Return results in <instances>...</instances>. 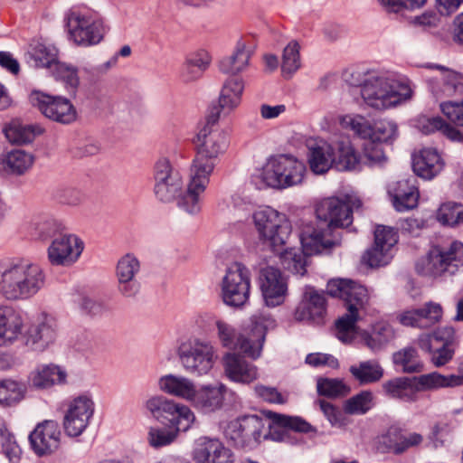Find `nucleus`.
Instances as JSON below:
<instances>
[{
	"label": "nucleus",
	"instance_id": "nucleus-1",
	"mask_svg": "<svg viewBox=\"0 0 463 463\" xmlns=\"http://www.w3.org/2000/svg\"><path fill=\"white\" fill-rule=\"evenodd\" d=\"M197 156L189 168L184 190L181 174L167 157H160L154 165V194L162 203L175 202L179 210L194 216L203 209V157L200 134L194 137Z\"/></svg>",
	"mask_w": 463,
	"mask_h": 463
},
{
	"label": "nucleus",
	"instance_id": "nucleus-2",
	"mask_svg": "<svg viewBox=\"0 0 463 463\" xmlns=\"http://www.w3.org/2000/svg\"><path fill=\"white\" fill-rule=\"evenodd\" d=\"M44 284L45 274L38 263L24 258L0 260V294L6 300L29 299Z\"/></svg>",
	"mask_w": 463,
	"mask_h": 463
},
{
	"label": "nucleus",
	"instance_id": "nucleus-3",
	"mask_svg": "<svg viewBox=\"0 0 463 463\" xmlns=\"http://www.w3.org/2000/svg\"><path fill=\"white\" fill-rule=\"evenodd\" d=\"M327 291L331 296L338 297L345 302L348 313L336 320V336L343 343H351L356 334L358 312L364 309L369 301L368 291L363 285L347 279L330 281Z\"/></svg>",
	"mask_w": 463,
	"mask_h": 463
},
{
	"label": "nucleus",
	"instance_id": "nucleus-4",
	"mask_svg": "<svg viewBox=\"0 0 463 463\" xmlns=\"http://www.w3.org/2000/svg\"><path fill=\"white\" fill-rule=\"evenodd\" d=\"M302 250L288 249L279 255L281 266L294 273L303 276L306 273V256L328 253L339 246V239H326L323 232H317L312 224H305L299 234Z\"/></svg>",
	"mask_w": 463,
	"mask_h": 463
},
{
	"label": "nucleus",
	"instance_id": "nucleus-5",
	"mask_svg": "<svg viewBox=\"0 0 463 463\" xmlns=\"http://www.w3.org/2000/svg\"><path fill=\"white\" fill-rule=\"evenodd\" d=\"M360 92L368 106L380 110L397 106L412 96L408 82L384 76L369 77L361 86Z\"/></svg>",
	"mask_w": 463,
	"mask_h": 463
},
{
	"label": "nucleus",
	"instance_id": "nucleus-6",
	"mask_svg": "<svg viewBox=\"0 0 463 463\" xmlns=\"http://www.w3.org/2000/svg\"><path fill=\"white\" fill-rule=\"evenodd\" d=\"M66 26L71 42L80 47L100 43L108 27L104 19L92 10H73L67 14Z\"/></svg>",
	"mask_w": 463,
	"mask_h": 463
},
{
	"label": "nucleus",
	"instance_id": "nucleus-7",
	"mask_svg": "<svg viewBox=\"0 0 463 463\" xmlns=\"http://www.w3.org/2000/svg\"><path fill=\"white\" fill-rule=\"evenodd\" d=\"M307 174L306 165L288 155L270 157L262 168L263 182L272 188L286 189L301 184Z\"/></svg>",
	"mask_w": 463,
	"mask_h": 463
},
{
	"label": "nucleus",
	"instance_id": "nucleus-8",
	"mask_svg": "<svg viewBox=\"0 0 463 463\" xmlns=\"http://www.w3.org/2000/svg\"><path fill=\"white\" fill-rule=\"evenodd\" d=\"M361 201L359 199H352L347 197L341 199L338 197H328L320 201L316 207V214L318 220L324 222L326 225V229L315 228L317 232H323L326 239L334 237L339 239V233H335L336 228L348 227L353 222V208H359Z\"/></svg>",
	"mask_w": 463,
	"mask_h": 463
},
{
	"label": "nucleus",
	"instance_id": "nucleus-9",
	"mask_svg": "<svg viewBox=\"0 0 463 463\" xmlns=\"http://www.w3.org/2000/svg\"><path fill=\"white\" fill-rule=\"evenodd\" d=\"M460 267H463V243L454 241L448 245L433 246L422 263L417 264V270L428 276L453 275Z\"/></svg>",
	"mask_w": 463,
	"mask_h": 463
},
{
	"label": "nucleus",
	"instance_id": "nucleus-10",
	"mask_svg": "<svg viewBox=\"0 0 463 463\" xmlns=\"http://www.w3.org/2000/svg\"><path fill=\"white\" fill-rule=\"evenodd\" d=\"M253 220L260 237L274 251H279L287 244L291 233V224L285 214L271 207H265L254 213Z\"/></svg>",
	"mask_w": 463,
	"mask_h": 463
},
{
	"label": "nucleus",
	"instance_id": "nucleus-11",
	"mask_svg": "<svg viewBox=\"0 0 463 463\" xmlns=\"http://www.w3.org/2000/svg\"><path fill=\"white\" fill-rule=\"evenodd\" d=\"M33 107L51 121L70 125L78 118V112L72 101L61 95H50L41 90H32L28 96Z\"/></svg>",
	"mask_w": 463,
	"mask_h": 463
},
{
	"label": "nucleus",
	"instance_id": "nucleus-12",
	"mask_svg": "<svg viewBox=\"0 0 463 463\" xmlns=\"http://www.w3.org/2000/svg\"><path fill=\"white\" fill-rule=\"evenodd\" d=\"M250 272L241 262L232 263L222 281V298L227 306L242 307L249 300Z\"/></svg>",
	"mask_w": 463,
	"mask_h": 463
},
{
	"label": "nucleus",
	"instance_id": "nucleus-13",
	"mask_svg": "<svg viewBox=\"0 0 463 463\" xmlns=\"http://www.w3.org/2000/svg\"><path fill=\"white\" fill-rule=\"evenodd\" d=\"M95 412L93 397L81 393L71 398L66 404L62 425L69 437L80 436L90 426Z\"/></svg>",
	"mask_w": 463,
	"mask_h": 463
},
{
	"label": "nucleus",
	"instance_id": "nucleus-14",
	"mask_svg": "<svg viewBox=\"0 0 463 463\" xmlns=\"http://www.w3.org/2000/svg\"><path fill=\"white\" fill-rule=\"evenodd\" d=\"M266 420L258 415H244L230 421L225 434L239 448H254L266 439Z\"/></svg>",
	"mask_w": 463,
	"mask_h": 463
},
{
	"label": "nucleus",
	"instance_id": "nucleus-15",
	"mask_svg": "<svg viewBox=\"0 0 463 463\" xmlns=\"http://www.w3.org/2000/svg\"><path fill=\"white\" fill-rule=\"evenodd\" d=\"M85 243L75 233H63L52 239L47 248V259L52 266L69 268L80 260Z\"/></svg>",
	"mask_w": 463,
	"mask_h": 463
},
{
	"label": "nucleus",
	"instance_id": "nucleus-16",
	"mask_svg": "<svg viewBox=\"0 0 463 463\" xmlns=\"http://www.w3.org/2000/svg\"><path fill=\"white\" fill-rule=\"evenodd\" d=\"M58 338V320L52 315L42 313L27 330L24 344L33 352L43 353L53 347Z\"/></svg>",
	"mask_w": 463,
	"mask_h": 463
},
{
	"label": "nucleus",
	"instance_id": "nucleus-17",
	"mask_svg": "<svg viewBox=\"0 0 463 463\" xmlns=\"http://www.w3.org/2000/svg\"><path fill=\"white\" fill-rule=\"evenodd\" d=\"M244 87V80L239 77H230L223 82L217 102L209 106L206 117L208 126L217 124L222 113L229 115L240 106Z\"/></svg>",
	"mask_w": 463,
	"mask_h": 463
},
{
	"label": "nucleus",
	"instance_id": "nucleus-18",
	"mask_svg": "<svg viewBox=\"0 0 463 463\" xmlns=\"http://www.w3.org/2000/svg\"><path fill=\"white\" fill-rule=\"evenodd\" d=\"M28 439L34 454L39 457L48 456L59 449L61 430L56 420H44L35 426Z\"/></svg>",
	"mask_w": 463,
	"mask_h": 463
},
{
	"label": "nucleus",
	"instance_id": "nucleus-19",
	"mask_svg": "<svg viewBox=\"0 0 463 463\" xmlns=\"http://www.w3.org/2000/svg\"><path fill=\"white\" fill-rule=\"evenodd\" d=\"M176 354L184 372L201 375L203 368V334L200 330L185 335L179 343Z\"/></svg>",
	"mask_w": 463,
	"mask_h": 463
},
{
	"label": "nucleus",
	"instance_id": "nucleus-20",
	"mask_svg": "<svg viewBox=\"0 0 463 463\" xmlns=\"http://www.w3.org/2000/svg\"><path fill=\"white\" fill-rule=\"evenodd\" d=\"M260 288L268 307L281 305L288 292V283L281 271L272 266L260 269Z\"/></svg>",
	"mask_w": 463,
	"mask_h": 463
},
{
	"label": "nucleus",
	"instance_id": "nucleus-21",
	"mask_svg": "<svg viewBox=\"0 0 463 463\" xmlns=\"http://www.w3.org/2000/svg\"><path fill=\"white\" fill-rule=\"evenodd\" d=\"M140 269V261L132 253H127L118 260L116 267V277L118 290L122 296L134 298L139 293L140 284L136 277Z\"/></svg>",
	"mask_w": 463,
	"mask_h": 463
},
{
	"label": "nucleus",
	"instance_id": "nucleus-22",
	"mask_svg": "<svg viewBox=\"0 0 463 463\" xmlns=\"http://www.w3.org/2000/svg\"><path fill=\"white\" fill-rule=\"evenodd\" d=\"M68 372L61 364L49 363L36 365L28 374V384L39 391H45L54 386L68 384Z\"/></svg>",
	"mask_w": 463,
	"mask_h": 463
},
{
	"label": "nucleus",
	"instance_id": "nucleus-23",
	"mask_svg": "<svg viewBox=\"0 0 463 463\" xmlns=\"http://www.w3.org/2000/svg\"><path fill=\"white\" fill-rule=\"evenodd\" d=\"M23 315L9 305H0V348L13 346L24 330Z\"/></svg>",
	"mask_w": 463,
	"mask_h": 463
},
{
	"label": "nucleus",
	"instance_id": "nucleus-24",
	"mask_svg": "<svg viewBox=\"0 0 463 463\" xmlns=\"http://www.w3.org/2000/svg\"><path fill=\"white\" fill-rule=\"evenodd\" d=\"M159 391L172 397L193 402L199 397V390L193 380L181 374L166 373L158 378Z\"/></svg>",
	"mask_w": 463,
	"mask_h": 463
},
{
	"label": "nucleus",
	"instance_id": "nucleus-25",
	"mask_svg": "<svg viewBox=\"0 0 463 463\" xmlns=\"http://www.w3.org/2000/svg\"><path fill=\"white\" fill-rule=\"evenodd\" d=\"M326 298L314 288H306L303 298L294 312L297 321H311L316 324L323 322L326 314Z\"/></svg>",
	"mask_w": 463,
	"mask_h": 463
},
{
	"label": "nucleus",
	"instance_id": "nucleus-26",
	"mask_svg": "<svg viewBox=\"0 0 463 463\" xmlns=\"http://www.w3.org/2000/svg\"><path fill=\"white\" fill-rule=\"evenodd\" d=\"M428 67L439 71V74L429 81L431 92L437 98L453 97L463 93V74L442 66L428 65Z\"/></svg>",
	"mask_w": 463,
	"mask_h": 463
},
{
	"label": "nucleus",
	"instance_id": "nucleus-27",
	"mask_svg": "<svg viewBox=\"0 0 463 463\" xmlns=\"http://www.w3.org/2000/svg\"><path fill=\"white\" fill-rule=\"evenodd\" d=\"M441 317V306L438 303L429 302L420 308L402 312L399 316V321L406 326L427 328L439 322Z\"/></svg>",
	"mask_w": 463,
	"mask_h": 463
},
{
	"label": "nucleus",
	"instance_id": "nucleus-28",
	"mask_svg": "<svg viewBox=\"0 0 463 463\" xmlns=\"http://www.w3.org/2000/svg\"><path fill=\"white\" fill-rule=\"evenodd\" d=\"M185 404L161 394L148 397L144 402L146 412L157 421L168 424Z\"/></svg>",
	"mask_w": 463,
	"mask_h": 463
},
{
	"label": "nucleus",
	"instance_id": "nucleus-29",
	"mask_svg": "<svg viewBox=\"0 0 463 463\" xmlns=\"http://www.w3.org/2000/svg\"><path fill=\"white\" fill-rule=\"evenodd\" d=\"M225 374L233 382L250 383L258 378V368L237 354H226L223 357Z\"/></svg>",
	"mask_w": 463,
	"mask_h": 463
},
{
	"label": "nucleus",
	"instance_id": "nucleus-30",
	"mask_svg": "<svg viewBox=\"0 0 463 463\" xmlns=\"http://www.w3.org/2000/svg\"><path fill=\"white\" fill-rule=\"evenodd\" d=\"M445 163L435 148H423L413 156L412 168L414 173L426 180L438 175L444 168Z\"/></svg>",
	"mask_w": 463,
	"mask_h": 463
},
{
	"label": "nucleus",
	"instance_id": "nucleus-31",
	"mask_svg": "<svg viewBox=\"0 0 463 463\" xmlns=\"http://www.w3.org/2000/svg\"><path fill=\"white\" fill-rule=\"evenodd\" d=\"M388 193L392 198L394 208L399 211H407L418 205L419 192L411 179H400L389 185Z\"/></svg>",
	"mask_w": 463,
	"mask_h": 463
},
{
	"label": "nucleus",
	"instance_id": "nucleus-32",
	"mask_svg": "<svg viewBox=\"0 0 463 463\" xmlns=\"http://www.w3.org/2000/svg\"><path fill=\"white\" fill-rule=\"evenodd\" d=\"M251 54L250 43L240 39L232 53L220 61L219 69L223 73L237 75L248 68Z\"/></svg>",
	"mask_w": 463,
	"mask_h": 463
},
{
	"label": "nucleus",
	"instance_id": "nucleus-33",
	"mask_svg": "<svg viewBox=\"0 0 463 463\" xmlns=\"http://www.w3.org/2000/svg\"><path fill=\"white\" fill-rule=\"evenodd\" d=\"M308 150V164L313 173L325 174L335 165V149L327 142L323 140L315 142L309 146Z\"/></svg>",
	"mask_w": 463,
	"mask_h": 463
},
{
	"label": "nucleus",
	"instance_id": "nucleus-34",
	"mask_svg": "<svg viewBox=\"0 0 463 463\" xmlns=\"http://www.w3.org/2000/svg\"><path fill=\"white\" fill-rule=\"evenodd\" d=\"M27 384L12 377L0 379V406L11 408L22 402L27 395Z\"/></svg>",
	"mask_w": 463,
	"mask_h": 463
},
{
	"label": "nucleus",
	"instance_id": "nucleus-35",
	"mask_svg": "<svg viewBox=\"0 0 463 463\" xmlns=\"http://www.w3.org/2000/svg\"><path fill=\"white\" fill-rule=\"evenodd\" d=\"M43 128L39 125H25L19 120H12L4 128L7 140L12 144H26L41 135Z\"/></svg>",
	"mask_w": 463,
	"mask_h": 463
},
{
	"label": "nucleus",
	"instance_id": "nucleus-36",
	"mask_svg": "<svg viewBox=\"0 0 463 463\" xmlns=\"http://www.w3.org/2000/svg\"><path fill=\"white\" fill-rule=\"evenodd\" d=\"M33 156L22 149L8 152L1 160L4 171L8 174L21 175L27 172L33 165Z\"/></svg>",
	"mask_w": 463,
	"mask_h": 463
},
{
	"label": "nucleus",
	"instance_id": "nucleus-37",
	"mask_svg": "<svg viewBox=\"0 0 463 463\" xmlns=\"http://www.w3.org/2000/svg\"><path fill=\"white\" fill-rule=\"evenodd\" d=\"M265 340V329L256 325L250 332L241 334L237 337L235 346L250 357L260 356Z\"/></svg>",
	"mask_w": 463,
	"mask_h": 463
},
{
	"label": "nucleus",
	"instance_id": "nucleus-38",
	"mask_svg": "<svg viewBox=\"0 0 463 463\" xmlns=\"http://www.w3.org/2000/svg\"><path fill=\"white\" fill-rule=\"evenodd\" d=\"M382 388L383 393L389 398L407 402L417 400L416 391L412 386L411 380L408 377H397L386 381L383 383Z\"/></svg>",
	"mask_w": 463,
	"mask_h": 463
},
{
	"label": "nucleus",
	"instance_id": "nucleus-39",
	"mask_svg": "<svg viewBox=\"0 0 463 463\" xmlns=\"http://www.w3.org/2000/svg\"><path fill=\"white\" fill-rule=\"evenodd\" d=\"M28 63L34 68H52L58 63V50L50 43H37L28 52Z\"/></svg>",
	"mask_w": 463,
	"mask_h": 463
},
{
	"label": "nucleus",
	"instance_id": "nucleus-40",
	"mask_svg": "<svg viewBox=\"0 0 463 463\" xmlns=\"http://www.w3.org/2000/svg\"><path fill=\"white\" fill-rule=\"evenodd\" d=\"M179 436L166 425H151L147 428L146 440L153 449H161L172 446Z\"/></svg>",
	"mask_w": 463,
	"mask_h": 463
},
{
	"label": "nucleus",
	"instance_id": "nucleus-41",
	"mask_svg": "<svg viewBox=\"0 0 463 463\" xmlns=\"http://www.w3.org/2000/svg\"><path fill=\"white\" fill-rule=\"evenodd\" d=\"M349 370L362 384L378 382L383 376V369L376 360L361 362L358 365H352Z\"/></svg>",
	"mask_w": 463,
	"mask_h": 463
},
{
	"label": "nucleus",
	"instance_id": "nucleus-42",
	"mask_svg": "<svg viewBox=\"0 0 463 463\" xmlns=\"http://www.w3.org/2000/svg\"><path fill=\"white\" fill-rule=\"evenodd\" d=\"M419 391L458 387L456 374L443 375L433 372L414 377Z\"/></svg>",
	"mask_w": 463,
	"mask_h": 463
},
{
	"label": "nucleus",
	"instance_id": "nucleus-43",
	"mask_svg": "<svg viewBox=\"0 0 463 463\" xmlns=\"http://www.w3.org/2000/svg\"><path fill=\"white\" fill-rule=\"evenodd\" d=\"M335 166L339 170H353L359 165L360 157L347 138L336 142Z\"/></svg>",
	"mask_w": 463,
	"mask_h": 463
},
{
	"label": "nucleus",
	"instance_id": "nucleus-44",
	"mask_svg": "<svg viewBox=\"0 0 463 463\" xmlns=\"http://www.w3.org/2000/svg\"><path fill=\"white\" fill-rule=\"evenodd\" d=\"M392 360L394 364L401 367L406 373H420L424 369V364L413 347H405L394 353Z\"/></svg>",
	"mask_w": 463,
	"mask_h": 463
},
{
	"label": "nucleus",
	"instance_id": "nucleus-45",
	"mask_svg": "<svg viewBox=\"0 0 463 463\" xmlns=\"http://www.w3.org/2000/svg\"><path fill=\"white\" fill-rule=\"evenodd\" d=\"M64 229L63 222L52 215L42 216L33 222V233L41 240L59 236Z\"/></svg>",
	"mask_w": 463,
	"mask_h": 463
},
{
	"label": "nucleus",
	"instance_id": "nucleus-46",
	"mask_svg": "<svg viewBox=\"0 0 463 463\" xmlns=\"http://www.w3.org/2000/svg\"><path fill=\"white\" fill-rule=\"evenodd\" d=\"M394 338L392 327L386 323H378L374 326L371 335L365 334L363 337L364 345L373 351H377L386 345Z\"/></svg>",
	"mask_w": 463,
	"mask_h": 463
},
{
	"label": "nucleus",
	"instance_id": "nucleus-47",
	"mask_svg": "<svg viewBox=\"0 0 463 463\" xmlns=\"http://www.w3.org/2000/svg\"><path fill=\"white\" fill-rule=\"evenodd\" d=\"M52 74L57 81L63 84L68 92L74 93L80 85L78 69L65 62H58L52 69Z\"/></svg>",
	"mask_w": 463,
	"mask_h": 463
},
{
	"label": "nucleus",
	"instance_id": "nucleus-48",
	"mask_svg": "<svg viewBox=\"0 0 463 463\" xmlns=\"http://www.w3.org/2000/svg\"><path fill=\"white\" fill-rule=\"evenodd\" d=\"M203 74V53L201 50L187 54L181 69V79L184 82H194Z\"/></svg>",
	"mask_w": 463,
	"mask_h": 463
},
{
	"label": "nucleus",
	"instance_id": "nucleus-49",
	"mask_svg": "<svg viewBox=\"0 0 463 463\" xmlns=\"http://www.w3.org/2000/svg\"><path fill=\"white\" fill-rule=\"evenodd\" d=\"M0 445L3 454L9 463H20L22 449L8 425H3L0 430Z\"/></svg>",
	"mask_w": 463,
	"mask_h": 463
},
{
	"label": "nucleus",
	"instance_id": "nucleus-50",
	"mask_svg": "<svg viewBox=\"0 0 463 463\" xmlns=\"http://www.w3.org/2000/svg\"><path fill=\"white\" fill-rule=\"evenodd\" d=\"M204 463H233L232 453L218 439H204Z\"/></svg>",
	"mask_w": 463,
	"mask_h": 463
},
{
	"label": "nucleus",
	"instance_id": "nucleus-51",
	"mask_svg": "<svg viewBox=\"0 0 463 463\" xmlns=\"http://www.w3.org/2000/svg\"><path fill=\"white\" fill-rule=\"evenodd\" d=\"M299 48L296 41H291L284 48L281 64L283 77L290 78L300 68Z\"/></svg>",
	"mask_w": 463,
	"mask_h": 463
},
{
	"label": "nucleus",
	"instance_id": "nucleus-52",
	"mask_svg": "<svg viewBox=\"0 0 463 463\" xmlns=\"http://www.w3.org/2000/svg\"><path fill=\"white\" fill-rule=\"evenodd\" d=\"M265 415L279 427L304 433L313 430L308 422L299 417L287 416L271 411H265Z\"/></svg>",
	"mask_w": 463,
	"mask_h": 463
},
{
	"label": "nucleus",
	"instance_id": "nucleus-53",
	"mask_svg": "<svg viewBox=\"0 0 463 463\" xmlns=\"http://www.w3.org/2000/svg\"><path fill=\"white\" fill-rule=\"evenodd\" d=\"M373 393L369 391H362L358 394L349 398L344 403L345 413L355 415L364 414L373 406Z\"/></svg>",
	"mask_w": 463,
	"mask_h": 463
},
{
	"label": "nucleus",
	"instance_id": "nucleus-54",
	"mask_svg": "<svg viewBox=\"0 0 463 463\" xmlns=\"http://www.w3.org/2000/svg\"><path fill=\"white\" fill-rule=\"evenodd\" d=\"M317 388L320 395L330 398L345 396L350 392V388L339 379L319 378Z\"/></svg>",
	"mask_w": 463,
	"mask_h": 463
},
{
	"label": "nucleus",
	"instance_id": "nucleus-55",
	"mask_svg": "<svg viewBox=\"0 0 463 463\" xmlns=\"http://www.w3.org/2000/svg\"><path fill=\"white\" fill-rule=\"evenodd\" d=\"M401 439V428L391 427L375 441L376 449L380 453H393L398 455L399 441Z\"/></svg>",
	"mask_w": 463,
	"mask_h": 463
},
{
	"label": "nucleus",
	"instance_id": "nucleus-56",
	"mask_svg": "<svg viewBox=\"0 0 463 463\" xmlns=\"http://www.w3.org/2000/svg\"><path fill=\"white\" fill-rule=\"evenodd\" d=\"M437 219L444 225H458L463 222V207L458 203H446L439 207Z\"/></svg>",
	"mask_w": 463,
	"mask_h": 463
},
{
	"label": "nucleus",
	"instance_id": "nucleus-57",
	"mask_svg": "<svg viewBox=\"0 0 463 463\" xmlns=\"http://www.w3.org/2000/svg\"><path fill=\"white\" fill-rule=\"evenodd\" d=\"M392 259V250L376 244L367 250L363 256V261L371 268L387 265Z\"/></svg>",
	"mask_w": 463,
	"mask_h": 463
},
{
	"label": "nucleus",
	"instance_id": "nucleus-58",
	"mask_svg": "<svg viewBox=\"0 0 463 463\" xmlns=\"http://www.w3.org/2000/svg\"><path fill=\"white\" fill-rule=\"evenodd\" d=\"M195 420L196 417L194 412L185 404L172 420L170 424L166 426L171 428L179 436L181 432L189 431L193 428Z\"/></svg>",
	"mask_w": 463,
	"mask_h": 463
},
{
	"label": "nucleus",
	"instance_id": "nucleus-59",
	"mask_svg": "<svg viewBox=\"0 0 463 463\" xmlns=\"http://www.w3.org/2000/svg\"><path fill=\"white\" fill-rule=\"evenodd\" d=\"M343 124L349 128L355 135L364 139H371L373 133L370 122L364 117L356 115L354 117L346 116L343 119Z\"/></svg>",
	"mask_w": 463,
	"mask_h": 463
},
{
	"label": "nucleus",
	"instance_id": "nucleus-60",
	"mask_svg": "<svg viewBox=\"0 0 463 463\" xmlns=\"http://www.w3.org/2000/svg\"><path fill=\"white\" fill-rule=\"evenodd\" d=\"M224 145L218 138L210 137L204 141V158H208L210 163H204V175L211 174L215 166L216 159L220 153L223 151Z\"/></svg>",
	"mask_w": 463,
	"mask_h": 463
},
{
	"label": "nucleus",
	"instance_id": "nucleus-61",
	"mask_svg": "<svg viewBox=\"0 0 463 463\" xmlns=\"http://www.w3.org/2000/svg\"><path fill=\"white\" fill-rule=\"evenodd\" d=\"M397 242L398 233L393 228L384 225H378L376 227L374 231V244L392 250Z\"/></svg>",
	"mask_w": 463,
	"mask_h": 463
},
{
	"label": "nucleus",
	"instance_id": "nucleus-62",
	"mask_svg": "<svg viewBox=\"0 0 463 463\" xmlns=\"http://www.w3.org/2000/svg\"><path fill=\"white\" fill-rule=\"evenodd\" d=\"M371 139L379 143L392 140L397 135V126L390 121H379L373 127Z\"/></svg>",
	"mask_w": 463,
	"mask_h": 463
},
{
	"label": "nucleus",
	"instance_id": "nucleus-63",
	"mask_svg": "<svg viewBox=\"0 0 463 463\" xmlns=\"http://www.w3.org/2000/svg\"><path fill=\"white\" fill-rule=\"evenodd\" d=\"M224 386L204 387V411H213L220 408L223 401Z\"/></svg>",
	"mask_w": 463,
	"mask_h": 463
},
{
	"label": "nucleus",
	"instance_id": "nucleus-64",
	"mask_svg": "<svg viewBox=\"0 0 463 463\" xmlns=\"http://www.w3.org/2000/svg\"><path fill=\"white\" fill-rule=\"evenodd\" d=\"M440 109L449 121L458 126H463V100L443 102L440 104Z\"/></svg>",
	"mask_w": 463,
	"mask_h": 463
}]
</instances>
